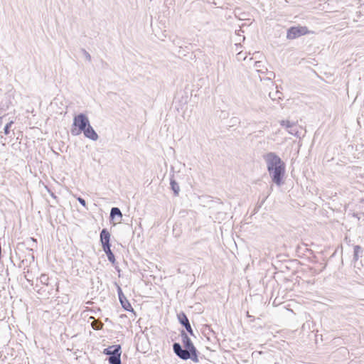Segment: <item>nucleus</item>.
<instances>
[{"mask_svg":"<svg viewBox=\"0 0 364 364\" xmlns=\"http://www.w3.org/2000/svg\"><path fill=\"white\" fill-rule=\"evenodd\" d=\"M181 336L184 349H183L181 345L179 343H173V353L182 360H187L191 359L193 362L198 363V358L197 355V349L184 330L181 331Z\"/></svg>","mask_w":364,"mask_h":364,"instance_id":"obj_2","label":"nucleus"},{"mask_svg":"<svg viewBox=\"0 0 364 364\" xmlns=\"http://www.w3.org/2000/svg\"><path fill=\"white\" fill-rule=\"evenodd\" d=\"M170 185L172 191H173L174 196H177L180 191L179 185L174 179H171Z\"/></svg>","mask_w":364,"mask_h":364,"instance_id":"obj_12","label":"nucleus"},{"mask_svg":"<svg viewBox=\"0 0 364 364\" xmlns=\"http://www.w3.org/2000/svg\"><path fill=\"white\" fill-rule=\"evenodd\" d=\"M117 293L122 308L127 311H133L134 310L132 305L124 295L122 289L119 287H118Z\"/></svg>","mask_w":364,"mask_h":364,"instance_id":"obj_7","label":"nucleus"},{"mask_svg":"<svg viewBox=\"0 0 364 364\" xmlns=\"http://www.w3.org/2000/svg\"><path fill=\"white\" fill-rule=\"evenodd\" d=\"M119 217L120 218H122V213L119 208L114 207L112 208L110 211V219L113 220L115 218V217Z\"/></svg>","mask_w":364,"mask_h":364,"instance_id":"obj_11","label":"nucleus"},{"mask_svg":"<svg viewBox=\"0 0 364 364\" xmlns=\"http://www.w3.org/2000/svg\"><path fill=\"white\" fill-rule=\"evenodd\" d=\"M121 349L120 345H113L104 349L103 353L109 355L107 360L109 364H122Z\"/></svg>","mask_w":364,"mask_h":364,"instance_id":"obj_4","label":"nucleus"},{"mask_svg":"<svg viewBox=\"0 0 364 364\" xmlns=\"http://www.w3.org/2000/svg\"><path fill=\"white\" fill-rule=\"evenodd\" d=\"M179 323L186 328V330L188 331V333L195 337L193 331L192 329V327L190 324L189 320L187 317V316L183 313L181 312L177 315Z\"/></svg>","mask_w":364,"mask_h":364,"instance_id":"obj_6","label":"nucleus"},{"mask_svg":"<svg viewBox=\"0 0 364 364\" xmlns=\"http://www.w3.org/2000/svg\"><path fill=\"white\" fill-rule=\"evenodd\" d=\"M77 200H78V202H79L82 205H83L84 207H85V206H86V202H85V199H83V198H81V197H78V198H77Z\"/></svg>","mask_w":364,"mask_h":364,"instance_id":"obj_21","label":"nucleus"},{"mask_svg":"<svg viewBox=\"0 0 364 364\" xmlns=\"http://www.w3.org/2000/svg\"><path fill=\"white\" fill-rule=\"evenodd\" d=\"M39 279H40V282L41 284H46V285L48 284L49 278H48V275H46L45 274H43L41 275Z\"/></svg>","mask_w":364,"mask_h":364,"instance_id":"obj_15","label":"nucleus"},{"mask_svg":"<svg viewBox=\"0 0 364 364\" xmlns=\"http://www.w3.org/2000/svg\"><path fill=\"white\" fill-rule=\"evenodd\" d=\"M100 242L102 248L111 247L109 232L106 228H103L100 232Z\"/></svg>","mask_w":364,"mask_h":364,"instance_id":"obj_8","label":"nucleus"},{"mask_svg":"<svg viewBox=\"0 0 364 364\" xmlns=\"http://www.w3.org/2000/svg\"><path fill=\"white\" fill-rule=\"evenodd\" d=\"M280 124L282 126L286 127L288 129L291 128L293 126H294V123L288 120H282Z\"/></svg>","mask_w":364,"mask_h":364,"instance_id":"obj_17","label":"nucleus"},{"mask_svg":"<svg viewBox=\"0 0 364 364\" xmlns=\"http://www.w3.org/2000/svg\"><path fill=\"white\" fill-rule=\"evenodd\" d=\"M90 124L88 117L83 113L74 117L71 134L73 136L79 135Z\"/></svg>","mask_w":364,"mask_h":364,"instance_id":"obj_3","label":"nucleus"},{"mask_svg":"<svg viewBox=\"0 0 364 364\" xmlns=\"http://www.w3.org/2000/svg\"><path fill=\"white\" fill-rule=\"evenodd\" d=\"M13 123H14L13 121H11V122H9V123H7L6 124V126L4 127V134H6V135L9 134V133H10V128L11 127Z\"/></svg>","mask_w":364,"mask_h":364,"instance_id":"obj_18","label":"nucleus"},{"mask_svg":"<svg viewBox=\"0 0 364 364\" xmlns=\"http://www.w3.org/2000/svg\"><path fill=\"white\" fill-rule=\"evenodd\" d=\"M82 132L86 138L92 141H97L99 138L98 134L90 124Z\"/></svg>","mask_w":364,"mask_h":364,"instance_id":"obj_9","label":"nucleus"},{"mask_svg":"<svg viewBox=\"0 0 364 364\" xmlns=\"http://www.w3.org/2000/svg\"><path fill=\"white\" fill-rule=\"evenodd\" d=\"M92 327L95 329V330H100V329H102V327H103V323H101V322H98V321H93L92 323Z\"/></svg>","mask_w":364,"mask_h":364,"instance_id":"obj_16","label":"nucleus"},{"mask_svg":"<svg viewBox=\"0 0 364 364\" xmlns=\"http://www.w3.org/2000/svg\"><path fill=\"white\" fill-rule=\"evenodd\" d=\"M81 50H82V53H83L85 58H86V60H87L89 62H90L92 60L90 54L84 48H82Z\"/></svg>","mask_w":364,"mask_h":364,"instance_id":"obj_19","label":"nucleus"},{"mask_svg":"<svg viewBox=\"0 0 364 364\" xmlns=\"http://www.w3.org/2000/svg\"><path fill=\"white\" fill-rule=\"evenodd\" d=\"M269 175L274 183L280 186L286 171L285 163L274 152H268L263 156Z\"/></svg>","mask_w":364,"mask_h":364,"instance_id":"obj_1","label":"nucleus"},{"mask_svg":"<svg viewBox=\"0 0 364 364\" xmlns=\"http://www.w3.org/2000/svg\"><path fill=\"white\" fill-rule=\"evenodd\" d=\"M309 33V31L306 26H291L287 30V38L289 40L296 39Z\"/></svg>","mask_w":364,"mask_h":364,"instance_id":"obj_5","label":"nucleus"},{"mask_svg":"<svg viewBox=\"0 0 364 364\" xmlns=\"http://www.w3.org/2000/svg\"><path fill=\"white\" fill-rule=\"evenodd\" d=\"M262 62L260 61H256L255 63V67L257 68L258 71H259V68L261 67Z\"/></svg>","mask_w":364,"mask_h":364,"instance_id":"obj_22","label":"nucleus"},{"mask_svg":"<svg viewBox=\"0 0 364 364\" xmlns=\"http://www.w3.org/2000/svg\"><path fill=\"white\" fill-rule=\"evenodd\" d=\"M288 132L290 134H292V135H295L296 136L297 135V133H298V131L296 130V129L294 127V126L291 127V128H289V129L288 130Z\"/></svg>","mask_w":364,"mask_h":364,"instance_id":"obj_20","label":"nucleus"},{"mask_svg":"<svg viewBox=\"0 0 364 364\" xmlns=\"http://www.w3.org/2000/svg\"><path fill=\"white\" fill-rule=\"evenodd\" d=\"M105 254L107 255L108 260L112 264H114L115 263V257L113 254L112 251L111 250V247H105L102 248Z\"/></svg>","mask_w":364,"mask_h":364,"instance_id":"obj_10","label":"nucleus"},{"mask_svg":"<svg viewBox=\"0 0 364 364\" xmlns=\"http://www.w3.org/2000/svg\"><path fill=\"white\" fill-rule=\"evenodd\" d=\"M51 196L53 197V198H55V196H54V194L52 193H51Z\"/></svg>","mask_w":364,"mask_h":364,"instance_id":"obj_24","label":"nucleus"},{"mask_svg":"<svg viewBox=\"0 0 364 364\" xmlns=\"http://www.w3.org/2000/svg\"><path fill=\"white\" fill-rule=\"evenodd\" d=\"M1 123H2V117H0V125L1 124Z\"/></svg>","mask_w":364,"mask_h":364,"instance_id":"obj_23","label":"nucleus"},{"mask_svg":"<svg viewBox=\"0 0 364 364\" xmlns=\"http://www.w3.org/2000/svg\"><path fill=\"white\" fill-rule=\"evenodd\" d=\"M353 249V259L357 261L359 258L360 254L363 253V249L360 245H355Z\"/></svg>","mask_w":364,"mask_h":364,"instance_id":"obj_13","label":"nucleus"},{"mask_svg":"<svg viewBox=\"0 0 364 364\" xmlns=\"http://www.w3.org/2000/svg\"><path fill=\"white\" fill-rule=\"evenodd\" d=\"M269 97L272 100H276L277 99H281L282 98V93L280 92L279 90H277L275 92H270L269 94Z\"/></svg>","mask_w":364,"mask_h":364,"instance_id":"obj_14","label":"nucleus"}]
</instances>
